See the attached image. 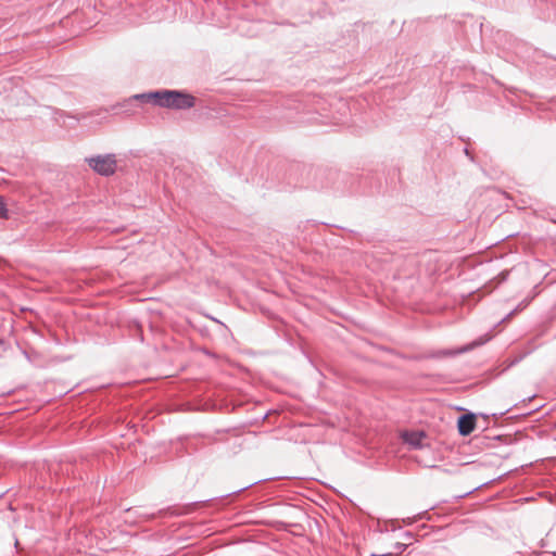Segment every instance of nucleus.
<instances>
[{
  "instance_id": "6",
  "label": "nucleus",
  "mask_w": 556,
  "mask_h": 556,
  "mask_svg": "<svg viewBox=\"0 0 556 556\" xmlns=\"http://www.w3.org/2000/svg\"><path fill=\"white\" fill-rule=\"evenodd\" d=\"M426 516H427V511H425V513H422V514H421V513H419L418 518H419V520H421V519H424Z\"/></svg>"
},
{
  "instance_id": "2",
  "label": "nucleus",
  "mask_w": 556,
  "mask_h": 556,
  "mask_svg": "<svg viewBox=\"0 0 556 556\" xmlns=\"http://www.w3.org/2000/svg\"><path fill=\"white\" fill-rule=\"evenodd\" d=\"M86 161L99 175L111 176L116 172V159L114 154L91 156Z\"/></svg>"
},
{
  "instance_id": "1",
  "label": "nucleus",
  "mask_w": 556,
  "mask_h": 556,
  "mask_svg": "<svg viewBox=\"0 0 556 556\" xmlns=\"http://www.w3.org/2000/svg\"><path fill=\"white\" fill-rule=\"evenodd\" d=\"M135 98L167 109L182 110L194 105V98L192 96L175 90L149 92L138 94Z\"/></svg>"
},
{
  "instance_id": "5",
  "label": "nucleus",
  "mask_w": 556,
  "mask_h": 556,
  "mask_svg": "<svg viewBox=\"0 0 556 556\" xmlns=\"http://www.w3.org/2000/svg\"><path fill=\"white\" fill-rule=\"evenodd\" d=\"M8 216V208L3 199L0 197V218H5Z\"/></svg>"
},
{
  "instance_id": "8",
  "label": "nucleus",
  "mask_w": 556,
  "mask_h": 556,
  "mask_svg": "<svg viewBox=\"0 0 556 556\" xmlns=\"http://www.w3.org/2000/svg\"><path fill=\"white\" fill-rule=\"evenodd\" d=\"M464 151H465V153H466L467 155H469V150H468V148H465V149H464Z\"/></svg>"
},
{
  "instance_id": "7",
  "label": "nucleus",
  "mask_w": 556,
  "mask_h": 556,
  "mask_svg": "<svg viewBox=\"0 0 556 556\" xmlns=\"http://www.w3.org/2000/svg\"><path fill=\"white\" fill-rule=\"evenodd\" d=\"M418 435H419V442H420L421 439L425 437V432L419 430Z\"/></svg>"
},
{
  "instance_id": "4",
  "label": "nucleus",
  "mask_w": 556,
  "mask_h": 556,
  "mask_svg": "<svg viewBox=\"0 0 556 556\" xmlns=\"http://www.w3.org/2000/svg\"><path fill=\"white\" fill-rule=\"evenodd\" d=\"M403 442L410 445L412 447H417V432L415 431H404L401 434Z\"/></svg>"
},
{
  "instance_id": "3",
  "label": "nucleus",
  "mask_w": 556,
  "mask_h": 556,
  "mask_svg": "<svg viewBox=\"0 0 556 556\" xmlns=\"http://www.w3.org/2000/svg\"><path fill=\"white\" fill-rule=\"evenodd\" d=\"M476 427L475 414L462 415L457 420V428L460 435H469Z\"/></svg>"
}]
</instances>
